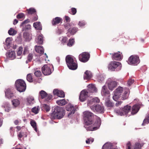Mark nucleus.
Returning <instances> with one entry per match:
<instances>
[{"label":"nucleus","instance_id":"f257e3e1","mask_svg":"<svg viewBox=\"0 0 149 149\" xmlns=\"http://www.w3.org/2000/svg\"><path fill=\"white\" fill-rule=\"evenodd\" d=\"M65 61L67 65L70 69L74 70L78 67L76 61L71 55H68L65 57Z\"/></svg>","mask_w":149,"mask_h":149},{"label":"nucleus","instance_id":"f03ea898","mask_svg":"<svg viewBox=\"0 0 149 149\" xmlns=\"http://www.w3.org/2000/svg\"><path fill=\"white\" fill-rule=\"evenodd\" d=\"M51 117L52 119H61L63 116V111L60 107L57 106L54 108V111L51 114Z\"/></svg>","mask_w":149,"mask_h":149},{"label":"nucleus","instance_id":"7ed1b4c3","mask_svg":"<svg viewBox=\"0 0 149 149\" xmlns=\"http://www.w3.org/2000/svg\"><path fill=\"white\" fill-rule=\"evenodd\" d=\"M84 119L86 124L87 125H90L93 123V120L94 115L92 113L88 111H85L84 113Z\"/></svg>","mask_w":149,"mask_h":149},{"label":"nucleus","instance_id":"20e7f679","mask_svg":"<svg viewBox=\"0 0 149 149\" xmlns=\"http://www.w3.org/2000/svg\"><path fill=\"white\" fill-rule=\"evenodd\" d=\"M15 85L16 89L20 92L25 91L26 88L25 83L22 80L19 79L16 81Z\"/></svg>","mask_w":149,"mask_h":149},{"label":"nucleus","instance_id":"39448f33","mask_svg":"<svg viewBox=\"0 0 149 149\" xmlns=\"http://www.w3.org/2000/svg\"><path fill=\"white\" fill-rule=\"evenodd\" d=\"M131 107L128 105L125 106L123 108L117 109L115 110L116 113L118 115L120 116L127 115L130 111Z\"/></svg>","mask_w":149,"mask_h":149},{"label":"nucleus","instance_id":"423d86ee","mask_svg":"<svg viewBox=\"0 0 149 149\" xmlns=\"http://www.w3.org/2000/svg\"><path fill=\"white\" fill-rule=\"evenodd\" d=\"M121 65L120 63L116 61H111L108 66V68L111 71H118L121 69Z\"/></svg>","mask_w":149,"mask_h":149},{"label":"nucleus","instance_id":"0eeeda50","mask_svg":"<svg viewBox=\"0 0 149 149\" xmlns=\"http://www.w3.org/2000/svg\"><path fill=\"white\" fill-rule=\"evenodd\" d=\"M139 56L135 55L131 56L128 58V63L131 65H137L140 63Z\"/></svg>","mask_w":149,"mask_h":149},{"label":"nucleus","instance_id":"6e6552de","mask_svg":"<svg viewBox=\"0 0 149 149\" xmlns=\"http://www.w3.org/2000/svg\"><path fill=\"white\" fill-rule=\"evenodd\" d=\"M90 57V54L87 52H83L80 54L79 56V61L84 63L87 62L89 60Z\"/></svg>","mask_w":149,"mask_h":149},{"label":"nucleus","instance_id":"1a4fd4ad","mask_svg":"<svg viewBox=\"0 0 149 149\" xmlns=\"http://www.w3.org/2000/svg\"><path fill=\"white\" fill-rule=\"evenodd\" d=\"M51 65L50 64L45 65L42 68V71L45 75L50 74L52 72L50 67Z\"/></svg>","mask_w":149,"mask_h":149},{"label":"nucleus","instance_id":"9d476101","mask_svg":"<svg viewBox=\"0 0 149 149\" xmlns=\"http://www.w3.org/2000/svg\"><path fill=\"white\" fill-rule=\"evenodd\" d=\"M93 111H96L99 113H102L104 112V109L103 107L99 104L94 105V104L90 107Z\"/></svg>","mask_w":149,"mask_h":149},{"label":"nucleus","instance_id":"9b49d317","mask_svg":"<svg viewBox=\"0 0 149 149\" xmlns=\"http://www.w3.org/2000/svg\"><path fill=\"white\" fill-rule=\"evenodd\" d=\"M97 120L96 121L95 123L94 124V125L96 126V127H93L90 126L88 128L87 130L93 131L96 130L101 125V121L100 119L99 118L97 117Z\"/></svg>","mask_w":149,"mask_h":149},{"label":"nucleus","instance_id":"f8f14e48","mask_svg":"<svg viewBox=\"0 0 149 149\" xmlns=\"http://www.w3.org/2000/svg\"><path fill=\"white\" fill-rule=\"evenodd\" d=\"M88 92L86 90H82L80 93L79 99L81 102L85 101L88 96Z\"/></svg>","mask_w":149,"mask_h":149},{"label":"nucleus","instance_id":"ddd939ff","mask_svg":"<svg viewBox=\"0 0 149 149\" xmlns=\"http://www.w3.org/2000/svg\"><path fill=\"white\" fill-rule=\"evenodd\" d=\"M77 108L74 107L73 105L71 104H69L67 105L66 107V110L70 112L69 113L68 116L72 114H74L76 111Z\"/></svg>","mask_w":149,"mask_h":149},{"label":"nucleus","instance_id":"4468645a","mask_svg":"<svg viewBox=\"0 0 149 149\" xmlns=\"http://www.w3.org/2000/svg\"><path fill=\"white\" fill-rule=\"evenodd\" d=\"M112 55V58L113 59L116 60H120L122 58V53L118 52L114 54H110Z\"/></svg>","mask_w":149,"mask_h":149},{"label":"nucleus","instance_id":"2eb2a0df","mask_svg":"<svg viewBox=\"0 0 149 149\" xmlns=\"http://www.w3.org/2000/svg\"><path fill=\"white\" fill-rule=\"evenodd\" d=\"M140 108V105L136 104L133 105L131 108V114L132 115L136 114L139 111Z\"/></svg>","mask_w":149,"mask_h":149},{"label":"nucleus","instance_id":"dca6fc26","mask_svg":"<svg viewBox=\"0 0 149 149\" xmlns=\"http://www.w3.org/2000/svg\"><path fill=\"white\" fill-rule=\"evenodd\" d=\"M87 92L89 93H93L97 92V90L96 87L93 84H89L88 86Z\"/></svg>","mask_w":149,"mask_h":149},{"label":"nucleus","instance_id":"f3484780","mask_svg":"<svg viewBox=\"0 0 149 149\" xmlns=\"http://www.w3.org/2000/svg\"><path fill=\"white\" fill-rule=\"evenodd\" d=\"M117 86V82L115 81H112L108 83V87L111 90H113Z\"/></svg>","mask_w":149,"mask_h":149},{"label":"nucleus","instance_id":"a211bd4d","mask_svg":"<svg viewBox=\"0 0 149 149\" xmlns=\"http://www.w3.org/2000/svg\"><path fill=\"white\" fill-rule=\"evenodd\" d=\"M99 102V99L98 97H95L89 100L88 101L87 104L88 106H90L94 103H98Z\"/></svg>","mask_w":149,"mask_h":149},{"label":"nucleus","instance_id":"6ab92c4d","mask_svg":"<svg viewBox=\"0 0 149 149\" xmlns=\"http://www.w3.org/2000/svg\"><path fill=\"white\" fill-rule=\"evenodd\" d=\"M6 56L10 58L11 59H13L15 57V53L14 51H9L6 54Z\"/></svg>","mask_w":149,"mask_h":149},{"label":"nucleus","instance_id":"aec40b11","mask_svg":"<svg viewBox=\"0 0 149 149\" xmlns=\"http://www.w3.org/2000/svg\"><path fill=\"white\" fill-rule=\"evenodd\" d=\"M101 93L103 95L109 96V92L106 86H103L101 91Z\"/></svg>","mask_w":149,"mask_h":149},{"label":"nucleus","instance_id":"412c9836","mask_svg":"<svg viewBox=\"0 0 149 149\" xmlns=\"http://www.w3.org/2000/svg\"><path fill=\"white\" fill-rule=\"evenodd\" d=\"M62 21V19L60 17H57L53 19L52 21L53 25H55L60 23Z\"/></svg>","mask_w":149,"mask_h":149},{"label":"nucleus","instance_id":"4be33fe9","mask_svg":"<svg viewBox=\"0 0 149 149\" xmlns=\"http://www.w3.org/2000/svg\"><path fill=\"white\" fill-rule=\"evenodd\" d=\"M6 96L8 98H10L13 96V94L12 92L10 89L8 88L5 91Z\"/></svg>","mask_w":149,"mask_h":149},{"label":"nucleus","instance_id":"5701e85b","mask_svg":"<svg viewBox=\"0 0 149 149\" xmlns=\"http://www.w3.org/2000/svg\"><path fill=\"white\" fill-rule=\"evenodd\" d=\"M35 49L36 51L38 53L42 54L44 53V50L42 47L36 45L35 46Z\"/></svg>","mask_w":149,"mask_h":149},{"label":"nucleus","instance_id":"b1692460","mask_svg":"<svg viewBox=\"0 0 149 149\" xmlns=\"http://www.w3.org/2000/svg\"><path fill=\"white\" fill-rule=\"evenodd\" d=\"M129 89H127L125 91L121 97V99L122 100H125L128 98L129 95Z\"/></svg>","mask_w":149,"mask_h":149},{"label":"nucleus","instance_id":"393cba45","mask_svg":"<svg viewBox=\"0 0 149 149\" xmlns=\"http://www.w3.org/2000/svg\"><path fill=\"white\" fill-rule=\"evenodd\" d=\"M92 74L90 71L86 70L85 72L84 78V79H88L91 78Z\"/></svg>","mask_w":149,"mask_h":149},{"label":"nucleus","instance_id":"a878e982","mask_svg":"<svg viewBox=\"0 0 149 149\" xmlns=\"http://www.w3.org/2000/svg\"><path fill=\"white\" fill-rule=\"evenodd\" d=\"M26 11H27L28 15H35L36 14V10L34 8H31L29 9H27Z\"/></svg>","mask_w":149,"mask_h":149},{"label":"nucleus","instance_id":"bb28decb","mask_svg":"<svg viewBox=\"0 0 149 149\" xmlns=\"http://www.w3.org/2000/svg\"><path fill=\"white\" fill-rule=\"evenodd\" d=\"M12 104L14 107H17L19 106L20 104V101L18 99H14L12 101Z\"/></svg>","mask_w":149,"mask_h":149},{"label":"nucleus","instance_id":"cd10ccee","mask_svg":"<svg viewBox=\"0 0 149 149\" xmlns=\"http://www.w3.org/2000/svg\"><path fill=\"white\" fill-rule=\"evenodd\" d=\"M102 149H117L116 148H113L109 143H106L103 146Z\"/></svg>","mask_w":149,"mask_h":149},{"label":"nucleus","instance_id":"c85d7f7f","mask_svg":"<svg viewBox=\"0 0 149 149\" xmlns=\"http://www.w3.org/2000/svg\"><path fill=\"white\" fill-rule=\"evenodd\" d=\"M78 30V28L75 27H73L69 28L68 30V31L72 35H74L77 32Z\"/></svg>","mask_w":149,"mask_h":149},{"label":"nucleus","instance_id":"c756f323","mask_svg":"<svg viewBox=\"0 0 149 149\" xmlns=\"http://www.w3.org/2000/svg\"><path fill=\"white\" fill-rule=\"evenodd\" d=\"M56 102L58 105L60 106L64 105L67 103V101L65 99L58 100Z\"/></svg>","mask_w":149,"mask_h":149},{"label":"nucleus","instance_id":"7c9ffc66","mask_svg":"<svg viewBox=\"0 0 149 149\" xmlns=\"http://www.w3.org/2000/svg\"><path fill=\"white\" fill-rule=\"evenodd\" d=\"M123 88L121 86H119L117 88L116 90L114 91V92L120 95H121V93L123 92Z\"/></svg>","mask_w":149,"mask_h":149},{"label":"nucleus","instance_id":"2f4dec72","mask_svg":"<svg viewBox=\"0 0 149 149\" xmlns=\"http://www.w3.org/2000/svg\"><path fill=\"white\" fill-rule=\"evenodd\" d=\"M33 26L37 30H41L42 29V26L40 22L34 23L33 24Z\"/></svg>","mask_w":149,"mask_h":149},{"label":"nucleus","instance_id":"473e14b6","mask_svg":"<svg viewBox=\"0 0 149 149\" xmlns=\"http://www.w3.org/2000/svg\"><path fill=\"white\" fill-rule=\"evenodd\" d=\"M39 95L40 96L42 99H43L46 97L47 94V93L43 90H41L39 93Z\"/></svg>","mask_w":149,"mask_h":149},{"label":"nucleus","instance_id":"72a5a7b5","mask_svg":"<svg viewBox=\"0 0 149 149\" xmlns=\"http://www.w3.org/2000/svg\"><path fill=\"white\" fill-rule=\"evenodd\" d=\"M23 37L27 41H29L31 39V36L28 33L25 32L23 34Z\"/></svg>","mask_w":149,"mask_h":149},{"label":"nucleus","instance_id":"f704fd0d","mask_svg":"<svg viewBox=\"0 0 149 149\" xmlns=\"http://www.w3.org/2000/svg\"><path fill=\"white\" fill-rule=\"evenodd\" d=\"M30 123L31 126L37 132L38 130L36 122L34 120H32L30 122Z\"/></svg>","mask_w":149,"mask_h":149},{"label":"nucleus","instance_id":"c9c22d12","mask_svg":"<svg viewBox=\"0 0 149 149\" xmlns=\"http://www.w3.org/2000/svg\"><path fill=\"white\" fill-rule=\"evenodd\" d=\"M105 105L107 107H112L113 106V104L108 99L106 101Z\"/></svg>","mask_w":149,"mask_h":149},{"label":"nucleus","instance_id":"e433bc0d","mask_svg":"<svg viewBox=\"0 0 149 149\" xmlns=\"http://www.w3.org/2000/svg\"><path fill=\"white\" fill-rule=\"evenodd\" d=\"M33 57V54L31 53H29L27 57V60L26 61V63H27L29 62H30L32 60Z\"/></svg>","mask_w":149,"mask_h":149},{"label":"nucleus","instance_id":"4c0bfd02","mask_svg":"<svg viewBox=\"0 0 149 149\" xmlns=\"http://www.w3.org/2000/svg\"><path fill=\"white\" fill-rule=\"evenodd\" d=\"M37 42L39 44H42L43 42V37L41 35H39L37 37Z\"/></svg>","mask_w":149,"mask_h":149},{"label":"nucleus","instance_id":"58836bf2","mask_svg":"<svg viewBox=\"0 0 149 149\" xmlns=\"http://www.w3.org/2000/svg\"><path fill=\"white\" fill-rule=\"evenodd\" d=\"M8 33L10 35L13 36L17 32L13 29L11 28L9 30Z\"/></svg>","mask_w":149,"mask_h":149},{"label":"nucleus","instance_id":"ea45409f","mask_svg":"<svg viewBox=\"0 0 149 149\" xmlns=\"http://www.w3.org/2000/svg\"><path fill=\"white\" fill-rule=\"evenodd\" d=\"M143 145V144H141L140 143L137 142L135 143V146L134 149H141V147Z\"/></svg>","mask_w":149,"mask_h":149},{"label":"nucleus","instance_id":"a19ab883","mask_svg":"<svg viewBox=\"0 0 149 149\" xmlns=\"http://www.w3.org/2000/svg\"><path fill=\"white\" fill-rule=\"evenodd\" d=\"M39 110V107L38 106L37 107H35L33 108L32 109V111L35 114H37L38 113V111Z\"/></svg>","mask_w":149,"mask_h":149},{"label":"nucleus","instance_id":"79ce46f5","mask_svg":"<svg viewBox=\"0 0 149 149\" xmlns=\"http://www.w3.org/2000/svg\"><path fill=\"white\" fill-rule=\"evenodd\" d=\"M148 123H149V114L146 116L144 120L142 125H143L145 124Z\"/></svg>","mask_w":149,"mask_h":149},{"label":"nucleus","instance_id":"37998d69","mask_svg":"<svg viewBox=\"0 0 149 149\" xmlns=\"http://www.w3.org/2000/svg\"><path fill=\"white\" fill-rule=\"evenodd\" d=\"M26 79L27 81L29 82H31L33 81L32 76L31 74H29L27 75Z\"/></svg>","mask_w":149,"mask_h":149},{"label":"nucleus","instance_id":"c03bdc74","mask_svg":"<svg viewBox=\"0 0 149 149\" xmlns=\"http://www.w3.org/2000/svg\"><path fill=\"white\" fill-rule=\"evenodd\" d=\"M27 101L29 104H32L34 102V99L33 97H29L27 98Z\"/></svg>","mask_w":149,"mask_h":149},{"label":"nucleus","instance_id":"a18cd8bd","mask_svg":"<svg viewBox=\"0 0 149 149\" xmlns=\"http://www.w3.org/2000/svg\"><path fill=\"white\" fill-rule=\"evenodd\" d=\"M74 41V39H69V42L67 44L68 46L69 47L72 46L73 44Z\"/></svg>","mask_w":149,"mask_h":149},{"label":"nucleus","instance_id":"49530a36","mask_svg":"<svg viewBox=\"0 0 149 149\" xmlns=\"http://www.w3.org/2000/svg\"><path fill=\"white\" fill-rule=\"evenodd\" d=\"M69 13L72 15H74L77 13V9L74 8H72L71 9V11Z\"/></svg>","mask_w":149,"mask_h":149},{"label":"nucleus","instance_id":"de8ad7c7","mask_svg":"<svg viewBox=\"0 0 149 149\" xmlns=\"http://www.w3.org/2000/svg\"><path fill=\"white\" fill-rule=\"evenodd\" d=\"M120 96V95H118L114 93V95L113 96V98L114 100L117 101V100H118Z\"/></svg>","mask_w":149,"mask_h":149},{"label":"nucleus","instance_id":"09e8293b","mask_svg":"<svg viewBox=\"0 0 149 149\" xmlns=\"http://www.w3.org/2000/svg\"><path fill=\"white\" fill-rule=\"evenodd\" d=\"M42 108L47 111L48 112L50 110V107H49L46 104H44L42 106Z\"/></svg>","mask_w":149,"mask_h":149},{"label":"nucleus","instance_id":"8fccbe9b","mask_svg":"<svg viewBox=\"0 0 149 149\" xmlns=\"http://www.w3.org/2000/svg\"><path fill=\"white\" fill-rule=\"evenodd\" d=\"M72 23H67L64 25V27L65 29L68 30L69 28H70V27L72 26Z\"/></svg>","mask_w":149,"mask_h":149},{"label":"nucleus","instance_id":"3c124183","mask_svg":"<svg viewBox=\"0 0 149 149\" xmlns=\"http://www.w3.org/2000/svg\"><path fill=\"white\" fill-rule=\"evenodd\" d=\"M34 15V16L31 19V22H35L38 19V17L37 14H35Z\"/></svg>","mask_w":149,"mask_h":149},{"label":"nucleus","instance_id":"603ef678","mask_svg":"<svg viewBox=\"0 0 149 149\" xmlns=\"http://www.w3.org/2000/svg\"><path fill=\"white\" fill-rule=\"evenodd\" d=\"M34 74L37 77H40L41 75V72L40 70L36 71L34 72Z\"/></svg>","mask_w":149,"mask_h":149},{"label":"nucleus","instance_id":"864d4df0","mask_svg":"<svg viewBox=\"0 0 149 149\" xmlns=\"http://www.w3.org/2000/svg\"><path fill=\"white\" fill-rule=\"evenodd\" d=\"M65 96L64 93L63 91H59L58 96L61 97H64Z\"/></svg>","mask_w":149,"mask_h":149},{"label":"nucleus","instance_id":"5fc2aeb1","mask_svg":"<svg viewBox=\"0 0 149 149\" xmlns=\"http://www.w3.org/2000/svg\"><path fill=\"white\" fill-rule=\"evenodd\" d=\"M22 48L21 47H19L17 52V54L18 56H20L22 54Z\"/></svg>","mask_w":149,"mask_h":149},{"label":"nucleus","instance_id":"6e6d98bb","mask_svg":"<svg viewBox=\"0 0 149 149\" xmlns=\"http://www.w3.org/2000/svg\"><path fill=\"white\" fill-rule=\"evenodd\" d=\"M24 17V15L23 13L18 14L17 16V18L18 19H23Z\"/></svg>","mask_w":149,"mask_h":149},{"label":"nucleus","instance_id":"4d7b16f0","mask_svg":"<svg viewBox=\"0 0 149 149\" xmlns=\"http://www.w3.org/2000/svg\"><path fill=\"white\" fill-rule=\"evenodd\" d=\"M24 132L22 131H20L17 135V136L19 139H21L23 136Z\"/></svg>","mask_w":149,"mask_h":149},{"label":"nucleus","instance_id":"13d9d810","mask_svg":"<svg viewBox=\"0 0 149 149\" xmlns=\"http://www.w3.org/2000/svg\"><path fill=\"white\" fill-rule=\"evenodd\" d=\"M10 132L11 135L12 136H13L15 132V129L13 127H11L10 128Z\"/></svg>","mask_w":149,"mask_h":149},{"label":"nucleus","instance_id":"bf43d9fd","mask_svg":"<svg viewBox=\"0 0 149 149\" xmlns=\"http://www.w3.org/2000/svg\"><path fill=\"white\" fill-rule=\"evenodd\" d=\"M134 81L133 79H129L127 82V84L128 86H130L134 82Z\"/></svg>","mask_w":149,"mask_h":149},{"label":"nucleus","instance_id":"052dcab7","mask_svg":"<svg viewBox=\"0 0 149 149\" xmlns=\"http://www.w3.org/2000/svg\"><path fill=\"white\" fill-rule=\"evenodd\" d=\"M131 144L130 142H128L126 144V148L127 149H131Z\"/></svg>","mask_w":149,"mask_h":149},{"label":"nucleus","instance_id":"680f3d73","mask_svg":"<svg viewBox=\"0 0 149 149\" xmlns=\"http://www.w3.org/2000/svg\"><path fill=\"white\" fill-rule=\"evenodd\" d=\"M30 22V20L29 19H27L26 20H25L24 21H23L21 24V26H22L24 24L27 23L29 22Z\"/></svg>","mask_w":149,"mask_h":149},{"label":"nucleus","instance_id":"e2e57ef3","mask_svg":"<svg viewBox=\"0 0 149 149\" xmlns=\"http://www.w3.org/2000/svg\"><path fill=\"white\" fill-rule=\"evenodd\" d=\"M59 91L58 90L54 89L53 91V93L54 95H56L58 96Z\"/></svg>","mask_w":149,"mask_h":149},{"label":"nucleus","instance_id":"0e129e2a","mask_svg":"<svg viewBox=\"0 0 149 149\" xmlns=\"http://www.w3.org/2000/svg\"><path fill=\"white\" fill-rule=\"evenodd\" d=\"M85 24V22L83 21H80L78 24L80 26H84Z\"/></svg>","mask_w":149,"mask_h":149},{"label":"nucleus","instance_id":"69168bd1","mask_svg":"<svg viewBox=\"0 0 149 149\" xmlns=\"http://www.w3.org/2000/svg\"><path fill=\"white\" fill-rule=\"evenodd\" d=\"M20 120H16L14 121V124L16 125H17L19 124V123H20Z\"/></svg>","mask_w":149,"mask_h":149},{"label":"nucleus","instance_id":"338daca9","mask_svg":"<svg viewBox=\"0 0 149 149\" xmlns=\"http://www.w3.org/2000/svg\"><path fill=\"white\" fill-rule=\"evenodd\" d=\"M65 18L66 22H70V18L68 16H65Z\"/></svg>","mask_w":149,"mask_h":149},{"label":"nucleus","instance_id":"774afa93","mask_svg":"<svg viewBox=\"0 0 149 149\" xmlns=\"http://www.w3.org/2000/svg\"><path fill=\"white\" fill-rule=\"evenodd\" d=\"M47 95V98L46 99V100L48 101L51 100L52 98V95L50 94H49L48 95Z\"/></svg>","mask_w":149,"mask_h":149}]
</instances>
